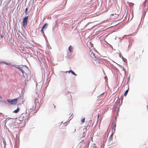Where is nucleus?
<instances>
[{
  "mask_svg": "<svg viewBox=\"0 0 148 148\" xmlns=\"http://www.w3.org/2000/svg\"><path fill=\"white\" fill-rule=\"evenodd\" d=\"M16 121H17L18 123H21V122L22 121H23V119H22V118H21V117H19V119H17Z\"/></svg>",
  "mask_w": 148,
  "mask_h": 148,
  "instance_id": "8",
  "label": "nucleus"
},
{
  "mask_svg": "<svg viewBox=\"0 0 148 148\" xmlns=\"http://www.w3.org/2000/svg\"><path fill=\"white\" fill-rule=\"evenodd\" d=\"M71 72L73 75L75 76H76V74L72 71L71 70L69 71V72Z\"/></svg>",
  "mask_w": 148,
  "mask_h": 148,
  "instance_id": "14",
  "label": "nucleus"
},
{
  "mask_svg": "<svg viewBox=\"0 0 148 148\" xmlns=\"http://www.w3.org/2000/svg\"><path fill=\"white\" fill-rule=\"evenodd\" d=\"M46 26H47V25H46V26H45V28H44V29H46Z\"/></svg>",
  "mask_w": 148,
  "mask_h": 148,
  "instance_id": "26",
  "label": "nucleus"
},
{
  "mask_svg": "<svg viewBox=\"0 0 148 148\" xmlns=\"http://www.w3.org/2000/svg\"><path fill=\"white\" fill-rule=\"evenodd\" d=\"M111 15H112V16H113L114 15V14H111Z\"/></svg>",
  "mask_w": 148,
  "mask_h": 148,
  "instance_id": "27",
  "label": "nucleus"
},
{
  "mask_svg": "<svg viewBox=\"0 0 148 148\" xmlns=\"http://www.w3.org/2000/svg\"><path fill=\"white\" fill-rule=\"evenodd\" d=\"M28 16H25L23 19V25L24 27L25 26H26L27 24V22L28 21Z\"/></svg>",
  "mask_w": 148,
  "mask_h": 148,
  "instance_id": "4",
  "label": "nucleus"
},
{
  "mask_svg": "<svg viewBox=\"0 0 148 148\" xmlns=\"http://www.w3.org/2000/svg\"><path fill=\"white\" fill-rule=\"evenodd\" d=\"M67 125L66 123H62V122L60 126V129L64 128V127Z\"/></svg>",
  "mask_w": 148,
  "mask_h": 148,
  "instance_id": "6",
  "label": "nucleus"
},
{
  "mask_svg": "<svg viewBox=\"0 0 148 148\" xmlns=\"http://www.w3.org/2000/svg\"><path fill=\"white\" fill-rule=\"evenodd\" d=\"M3 63L5 64H6V65H11V64L10 63H7V62H3Z\"/></svg>",
  "mask_w": 148,
  "mask_h": 148,
  "instance_id": "18",
  "label": "nucleus"
},
{
  "mask_svg": "<svg viewBox=\"0 0 148 148\" xmlns=\"http://www.w3.org/2000/svg\"><path fill=\"white\" fill-rule=\"evenodd\" d=\"M18 99L17 98L14 99L12 100L8 99L7 101L11 105H15L16 104Z\"/></svg>",
  "mask_w": 148,
  "mask_h": 148,
  "instance_id": "2",
  "label": "nucleus"
},
{
  "mask_svg": "<svg viewBox=\"0 0 148 148\" xmlns=\"http://www.w3.org/2000/svg\"><path fill=\"white\" fill-rule=\"evenodd\" d=\"M9 122L10 123L11 122L12 123H14V121H9Z\"/></svg>",
  "mask_w": 148,
  "mask_h": 148,
  "instance_id": "22",
  "label": "nucleus"
},
{
  "mask_svg": "<svg viewBox=\"0 0 148 148\" xmlns=\"http://www.w3.org/2000/svg\"><path fill=\"white\" fill-rule=\"evenodd\" d=\"M129 90V87H128V89L126 90L124 94V96H126L128 91Z\"/></svg>",
  "mask_w": 148,
  "mask_h": 148,
  "instance_id": "11",
  "label": "nucleus"
},
{
  "mask_svg": "<svg viewBox=\"0 0 148 148\" xmlns=\"http://www.w3.org/2000/svg\"><path fill=\"white\" fill-rule=\"evenodd\" d=\"M35 109H36V106H35V103H34V104L33 106L32 107L30 108V109L31 110H32L34 111L35 110Z\"/></svg>",
  "mask_w": 148,
  "mask_h": 148,
  "instance_id": "9",
  "label": "nucleus"
},
{
  "mask_svg": "<svg viewBox=\"0 0 148 148\" xmlns=\"http://www.w3.org/2000/svg\"><path fill=\"white\" fill-rule=\"evenodd\" d=\"M19 111V108H18V107L17 109L16 110H14L13 112L14 113H18V112Z\"/></svg>",
  "mask_w": 148,
  "mask_h": 148,
  "instance_id": "12",
  "label": "nucleus"
},
{
  "mask_svg": "<svg viewBox=\"0 0 148 148\" xmlns=\"http://www.w3.org/2000/svg\"><path fill=\"white\" fill-rule=\"evenodd\" d=\"M0 98H1V97L0 96Z\"/></svg>",
  "mask_w": 148,
  "mask_h": 148,
  "instance_id": "28",
  "label": "nucleus"
},
{
  "mask_svg": "<svg viewBox=\"0 0 148 148\" xmlns=\"http://www.w3.org/2000/svg\"><path fill=\"white\" fill-rule=\"evenodd\" d=\"M39 98V97L38 96H37V97H36V99H35V102L36 103H38L39 101L38 100V99Z\"/></svg>",
  "mask_w": 148,
  "mask_h": 148,
  "instance_id": "13",
  "label": "nucleus"
},
{
  "mask_svg": "<svg viewBox=\"0 0 148 148\" xmlns=\"http://www.w3.org/2000/svg\"><path fill=\"white\" fill-rule=\"evenodd\" d=\"M89 54L90 55V57L92 58L93 60H96L97 58L95 56V54L92 50L90 51Z\"/></svg>",
  "mask_w": 148,
  "mask_h": 148,
  "instance_id": "3",
  "label": "nucleus"
},
{
  "mask_svg": "<svg viewBox=\"0 0 148 148\" xmlns=\"http://www.w3.org/2000/svg\"><path fill=\"white\" fill-rule=\"evenodd\" d=\"M1 38H3V35H1Z\"/></svg>",
  "mask_w": 148,
  "mask_h": 148,
  "instance_id": "24",
  "label": "nucleus"
},
{
  "mask_svg": "<svg viewBox=\"0 0 148 148\" xmlns=\"http://www.w3.org/2000/svg\"><path fill=\"white\" fill-rule=\"evenodd\" d=\"M85 118H83L82 120H81V122H82V123H83L84 122V121H85Z\"/></svg>",
  "mask_w": 148,
  "mask_h": 148,
  "instance_id": "16",
  "label": "nucleus"
},
{
  "mask_svg": "<svg viewBox=\"0 0 148 148\" xmlns=\"http://www.w3.org/2000/svg\"><path fill=\"white\" fill-rule=\"evenodd\" d=\"M112 134H111L110 135V136H112V137H113V134L114 132H112Z\"/></svg>",
  "mask_w": 148,
  "mask_h": 148,
  "instance_id": "19",
  "label": "nucleus"
},
{
  "mask_svg": "<svg viewBox=\"0 0 148 148\" xmlns=\"http://www.w3.org/2000/svg\"><path fill=\"white\" fill-rule=\"evenodd\" d=\"M27 8H26L25 9V13H26L27 12Z\"/></svg>",
  "mask_w": 148,
  "mask_h": 148,
  "instance_id": "21",
  "label": "nucleus"
},
{
  "mask_svg": "<svg viewBox=\"0 0 148 148\" xmlns=\"http://www.w3.org/2000/svg\"><path fill=\"white\" fill-rule=\"evenodd\" d=\"M47 26H46V29H47V26H48V24L46 23H45V24L42 27L41 30V32L43 34V35H45L44 34V30H43V29L45 28V26L46 25Z\"/></svg>",
  "mask_w": 148,
  "mask_h": 148,
  "instance_id": "7",
  "label": "nucleus"
},
{
  "mask_svg": "<svg viewBox=\"0 0 148 148\" xmlns=\"http://www.w3.org/2000/svg\"><path fill=\"white\" fill-rule=\"evenodd\" d=\"M69 50L70 52H72L73 50V49L71 46H70L69 47Z\"/></svg>",
  "mask_w": 148,
  "mask_h": 148,
  "instance_id": "10",
  "label": "nucleus"
},
{
  "mask_svg": "<svg viewBox=\"0 0 148 148\" xmlns=\"http://www.w3.org/2000/svg\"><path fill=\"white\" fill-rule=\"evenodd\" d=\"M12 66H13L14 67H15L16 68H17L18 69H19L22 72V73H23V75H24V73H25L24 71L25 70H28L29 71V69H28V68L26 66H25L24 68H23L24 69H25V70H24L23 69H21V68L19 67L18 66V65H11Z\"/></svg>",
  "mask_w": 148,
  "mask_h": 148,
  "instance_id": "1",
  "label": "nucleus"
},
{
  "mask_svg": "<svg viewBox=\"0 0 148 148\" xmlns=\"http://www.w3.org/2000/svg\"><path fill=\"white\" fill-rule=\"evenodd\" d=\"M2 114L1 113H0V116H1L2 115Z\"/></svg>",
  "mask_w": 148,
  "mask_h": 148,
  "instance_id": "25",
  "label": "nucleus"
},
{
  "mask_svg": "<svg viewBox=\"0 0 148 148\" xmlns=\"http://www.w3.org/2000/svg\"><path fill=\"white\" fill-rule=\"evenodd\" d=\"M99 116H100L99 114H98L97 117V119H98L99 118Z\"/></svg>",
  "mask_w": 148,
  "mask_h": 148,
  "instance_id": "23",
  "label": "nucleus"
},
{
  "mask_svg": "<svg viewBox=\"0 0 148 148\" xmlns=\"http://www.w3.org/2000/svg\"><path fill=\"white\" fill-rule=\"evenodd\" d=\"M7 119H8V121L10 119H12V118H7V119H6V120Z\"/></svg>",
  "mask_w": 148,
  "mask_h": 148,
  "instance_id": "20",
  "label": "nucleus"
},
{
  "mask_svg": "<svg viewBox=\"0 0 148 148\" xmlns=\"http://www.w3.org/2000/svg\"><path fill=\"white\" fill-rule=\"evenodd\" d=\"M116 123L115 122H113L111 127L112 129V131L115 132V127Z\"/></svg>",
  "mask_w": 148,
  "mask_h": 148,
  "instance_id": "5",
  "label": "nucleus"
},
{
  "mask_svg": "<svg viewBox=\"0 0 148 148\" xmlns=\"http://www.w3.org/2000/svg\"><path fill=\"white\" fill-rule=\"evenodd\" d=\"M112 139L113 137L110 136L109 137V138L108 140L109 141H111L112 140Z\"/></svg>",
  "mask_w": 148,
  "mask_h": 148,
  "instance_id": "15",
  "label": "nucleus"
},
{
  "mask_svg": "<svg viewBox=\"0 0 148 148\" xmlns=\"http://www.w3.org/2000/svg\"><path fill=\"white\" fill-rule=\"evenodd\" d=\"M134 5V4L133 3H129V5L130 6H133Z\"/></svg>",
  "mask_w": 148,
  "mask_h": 148,
  "instance_id": "17",
  "label": "nucleus"
}]
</instances>
